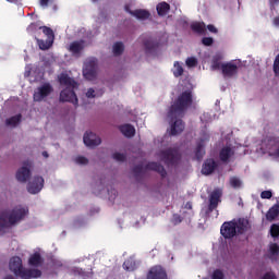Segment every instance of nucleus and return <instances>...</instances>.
<instances>
[{
  "label": "nucleus",
  "mask_w": 279,
  "mask_h": 279,
  "mask_svg": "<svg viewBox=\"0 0 279 279\" xmlns=\"http://www.w3.org/2000/svg\"><path fill=\"white\" fill-rule=\"evenodd\" d=\"M220 234L223 236V239H234L236 236V220L233 219L231 221H226L222 223L220 228Z\"/></svg>",
  "instance_id": "nucleus-5"
},
{
  "label": "nucleus",
  "mask_w": 279,
  "mask_h": 279,
  "mask_svg": "<svg viewBox=\"0 0 279 279\" xmlns=\"http://www.w3.org/2000/svg\"><path fill=\"white\" fill-rule=\"evenodd\" d=\"M125 50V46L121 41H117L113 45V56H121Z\"/></svg>",
  "instance_id": "nucleus-32"
},
{
  "label": "nucleus",
  "mask_w": 279,
  "mask_h": 279,
  "mask_svg": "<svg viewBox=\"0 0 279 279\" xmlns=\"http://www.w3.org/2000/svg\"><path fill=\"white\" fill-rule=\"evenodd\" d=\"M83 143L86 147H97L98 145H101V137L93 132H86L83 137Z\"/></svg>",
  "instance_id": "nucleus-13"
},
{
  "label": "nucleus",
  "mask_w": 279,
  "mask_h": 279,
  "mask_svg": "<svg viewBox=\"0 0 279 279\" xmlns=\"http://www.w3.org/2000/svg\"><path fill=\"white\" fill-rule=\"evenodd\" d=\"M217 169V161L215 159H206L203 163L202 173L203 175H210Z\"/></svg>",
  "instance_id": "nucleus-22"
},
{
  "label": "nucleus",
  "mask_w": 279,
  "mask_h": 279,
  "mask_svg": "<svg viewBox=\"0 0 279 279\" xmlns=\"http://www.w3.org/2000/svg\"><path fill=\"white\" fill-rule=\"evenodd\" d=\"M86 47V41L81 39V40H75L72 41L69 46V51L70 53H73V56H80L82 51H84V48Z\"/></svg>",
  "instance_id": "nucleus-17"
},
{
  "label": "nucleus",
  "mask_w": 279,
  "mask_h": 279,
  "mask_svg": "<svg viewBox=\"0 0 279 279\" xmlns=\"http://www.w3.org/2000/svg\"><path fill=\"white\" fill-rule=\"evenodd\" d=\"M193 106V92H182L169 107L167 117L171 121V136H178L184 132V121H182L184 114Z\"/></svg>",
  "instance_id": "nucleus-1"
},
{
  "label": "nucleus",
  "mask_w": 279,
  "mask_h": 279,
  "mask_svg": "<svg viewBox=\"0 0 279 279\" xmlns=\"http://www.w3.org/2000/svg\"><path fill=\"white\" fill-rule=\"evenodd\" d=\"M207 29H208V32H210L211 34H217V27H215V25H213V24H209V25H207Z\"/></svg>",
  "instance_id": "nucleus-50"
},
{
  "label": "nucleus",
  "mask_w": 279,
  "mask_h": 279,
  "mask_svg": "<svg viewBox=\"0 0 279 279\" xmlns=\"http://www.w3.org/2000/svg\"><path fill=\"white\" fill-rule=\"evenodd\" d=\"M21 119H23V116L21 113L13 116L11 118H8L5 120V125L8 128H16L21 123Z\"/></svg>",
  "instance_id": "nucleus-27"
},
{
  "label": "nucleus",
  "mask_w": 279,
  "mask_h": 279,
  "mask_svg": "<svg viewBox=\"0 0 279 279\" xmlns=\"http://www.w3.org/2000/svg\"><path fill=\"white\" fill-rule=\"evenodd\" d=\"M119 130L126 138H132L136 134V129L132 124L120 125Z\"/></svg>",
  "instance_id": "nucleus-24"
},
{
  "label": "nucleus",
  "mask_w": 279,
  "mask_h": 279,
  "mask_svg": "<svg viewBox=\"0 0 279 279\" xmlns=\"http://www.w3.org/2000/svg\"><path fill=\"white\" fill-rule=\"evenodd\" d=\"M83 75L85 80H88L89 82H93L97 77V61L96 59H89L85 62L84 69H83Z\"/></svg>",
  "instance_id": "nucleus-6"
},
{
  "label": "nucleus",
  "mask_w": 279,
  "mask_h": 279,
  "mask_svg": "<svg viewBox=\"0 0 279 279\" xmlns=\"http://www.w3.org/2000/svg\"><path fill=\"white\" fill-rule=\"evenodd\" d=\"M173 75L174 77H182V75H184V68L180 65L179 61L174 62Z\"/></svg>",
  "instance_id": "nucleus-33"
},
{
  "label": "nucleus",
  "mask_w": 279,
  "mask_h": 279,
  "mask_svg": "<svg viewBox=\"0 0 279 279\" xmlns=\"http://www.w3.org/2000/svg\"><path fill=\"white\" fill-rule=\"evenodd\" d=\"M9 269L14 272V276L22 279L40 278V276H43V271L39 269L24 268L23 259L19 256H14L10 259Z\"/></svg>",
  "instance_id": "nucleus-4"
},
{
  "label": "nucleus",
  "mask_w": 279,
  "mask_h": 279,
  "mask_svg": "<svg viewBox=\"0 0 279 279\" xmlns=\"http://www.w3.org/2000/svg\"><path fill=\"white\" fill-rule=\"evenodd\" d=\"M186 66L193 69V66H197V59L195 57H190L185 61Z\"/></svg>",
  "instance_id": "nucleus-40"
},
{
  "label": "nucleus",
  "mask_w": 279,
  "mask_h": 279,
  "mask_svg": "<svg viewBox=\"0 0 279 279\" xmlns=\"http://www.w3.org/2000/svg\"><path fill=\"white\" fill-rule=\"evenodd\" d=\"M145 169L147 171H156L161 175V178H167V170L165 169V166L160 165L159 162L156 161H150L145 166Z\"/></svg>",
  "instance_id": "nucleus-18"
},
{
  "label": "nucleus",
  "mask_w": 279,
  "mask_h": 279,
  "mask_svg": "<svg viewBox=\"0 0 279 279\" xmlns=\"http://www.w3.org/2000/svg\"><path fill=\"white\" fill-rule=\"evenodd\" d=\"M43 156H44V158H49V153L43 151Z\"/></svg>",
  "instance_id": "nucleus-55"
},
{
  "label": "nucleus",
  "mask_w": 279,
  "mask_h": 279,
  "mask_svg": "<svg viewBox=\"0 0 279 279\" xmlns=\"http://www.w3.org/2000/svg\"><path fill=\"white\" fill-rule=\"evenodd\" d=\"M29 209L21 205L14 207L12 210H2L0 213V232H3V230L8 228H12V226H16L20 221H23V219L27 217Z\"/></svg>",
  "instance_id": "nucleus-2"
},
{
  "label": "nucleus",
  "mask_w": 279,
  "mask_h": 279,
  "mask_svg": "<svg viewBox=\"0 0 279 279\" xmlns=\"http://www.w3.org/2000/svg\"><path fill=\"white\" fill-rule=\"evenodd\" d=\"M269 252H270V257L278 256V254H279L278 244H276V243L270 244Z\"/></svg>",
  "instance_id": "nucleus-39"
},
{
  "label": "nucleus",
  "mask_w": 279,
  "mask_h": 279,
  "mask_svg": "<svg viewBox=\"0 0 279 279\" xmlns=\"http://www.w3.org/2000/svg\"><path fill=\"white\" fill-rule=\"evenodd\" d=\"M260 197L262 199H271V197H274V194L271 193V191H263L260 193Z\"/></svg>",
  "instance_id": "nucleus-46"
},
{
  "label": "nucleus",
  "mask_w": 279,
  "mask_h": 279,
  "mask_svg": "<svg viewBox=\"0 0 279 279\" xmlns=\"http://www.w3.org/2000/svg\"><path fill=\"white\" fill-rule=\"evenodd\" d=\"M223 278H225L223 271L219 269L214 270L211 279H223Z\"/></svg>",
  "instance_id": "nucleus-45"
},
{
  "label": "nucleus",
  "mask_w": 279,
  "mask_h": 279,
  "mask_svg": "<svg viewBox=\"0 0 279 279\" xmlns=\"http://www.w3.org/2000/svg\"><path fill=\"white\" fill-rule=\"evenodd\" d=\"M9 3H19V0H7Z\"/></svg>",
  "instance_id": "nucleus-56"
},
{
  "label": "nucleus",
  "mask_w": 279,
  "mask_h": 279,
  "mask_svg": "<svg viewBox=\"0 0 279 279\" xmlns=\"http://www.w3.org/2000/svg\"><path fill=\"white\" fill-rule=\"evenodd\" d=\"M37 43L39 45V49H41L43 51H47V49H50L51 45H53V39H47L46 41L43 39H38Z\"/></svg>",
  "instance_id": "nucleus-31"
},
{
  "label": "nucleus",
  "mask_w": 279,
  "mask_h": 279,
  "mask_svg": "<svg viewBox=\"0 0 279 279\" xmlns=\"http://www.w3.org/2000/svg\"><path fill=\"white\" fill-rule=\"evenodd\" d=\"M158 16H167L171 11V5L167 2H159L156 7Z\"/></svg>",
  "instance_id": "nucleus-26"
},
{
  "label": "nucleus",
  "mask_w": 279,
  "mask_h": 279,
  "mask_svg": "<svg viewBox=\"0 0 279 279\" xmlns=\"http://www.w3.org/2000/svg\"><path fill=\"white\" fill-rule=\"evenodd\" d=\"M270 235L272 239H278L279 238V225L274 223L270 227Z\"/></svg>",
  "instance_id": "nucleus-36"
},
{
  "label": "nucleus",
  "mask_w": 279,
  "mask_h": 279,
  "mask_svg": "<svg viewBox=\"0 0 279 279\" xmlns=\"http://www.w3.org/2000/svg\"><path fill=\"white\" fill-rule=\"evenodd\" d=\"M51 93H53V86L50 83H44L34 92L33 99L34 101H44Z\"/></svg>",
  "instance_id": "nucleus-7"
},
{
  "label": "nucleus",
  "mask_w": 279,
  "mask_h": 279,
  "mask_svg": "<svg viewBox=\"0 0 279 279\" xmlns=\"http://www.w3.org/2000/svg\"><path fill=\"white\" fill-rule=\"evenodd\" d=\"M92 1H94V2H95V1H97V0H92Z\"/></svg>",
  "instance_id": "nucleus-58"
},
{
  "label": "nucleus",
  "mask_w": 279,
  "mask_h": 279,
  "mask_svg": "<svg viewBox=\"0 0 279 279\" xmlns=\"http://www.w3.org/2000/svg\"><path fill=\"white\" fill-rule=\"evenodd\" d=\"M192 32H195L196 34H204L206 32V24L195 22L191 25Z\"/></svg>",
  "instance_id": "nucleus-29"
},
{
  "label": "nucleus",
  "mask_w": 279,
  "mask_h": 279,
  "mask_svg": "<svg viewBox=\"0 0 279 279\" xmlns=\"http://www.w3.org/2000/svg\"><path fill=\"white\" fill-rule=\"evenodd\" d=\"M279 215V203L275 204L266 214L267 221H274Z\"/></svg>",
  "instance_id": "nucleus-28"
},
{
  "label": "nucleus",
  "mask_w": 279,
  "mask_h": 279,
  "mask_svg": "<svg viewBox=\"0 0 279 279\" xmlns=\"http://www.w3.org/2000/svg\"><path fill=\"white\" fill-rule=\"evenodd\" d=\"M262 279H278V276H276V272L269 271V272L264 274Z\"/></svg>",
  "instance_id": "nucleus-48"
},
{
  "label": "nucleus",
  "mask_w": 279,
  "mask_h": 279,
  "mask_svg": "<svg viewBox=\"0 0 279 279\" xmlns=\"http://www.w3.org/2000/svg\"><path fill=\"white\" fill-rule=\"evenodd\" d=\"M44 186H45V179L43 177L36 175L28 183L27 191L32 195H36L37 193H40V191H43Z\"/></svg>",
  "instance_id": "nucleus-10"
},
{
  "label": "nucleus",
  "mask_w": 279,
  "mask_h": 279,
  "mask_svg": "<svg viewBox=\"0 0 279 279\" xmlns=\"http://www.w3.org/2000/svg\"><path fill=\"white\" fill-rule=\"evenodd\" d=\"M265 147L269 154V156H271V151H276L278 149L279 146V137L278 136H268L265 140Z\"/></svg>",
  "instance_id": "nucleus-19"
},
{
  "label": "nucleus",
  "mask_w": 279,
  "mask_h": 279,
  "mask_svg": "<svg viewBox=\"0 0 279 279\" xmlns=\"http://www.w3.org/2000/svg\"><path fill=\"white\" fill-rule=\"evenodd\" d=\"M143 165H137L133 168V173L135 175V178H138V175H141V173H143Z\"/></svg>",
  "instance_id": "nucleus-44"
},
{
  "label": "nucleus",
  "mask_w": 279,
  "mask_h": 279,
  "mask_svg": "<svg viewBox=\"0 0 279 279\" xmlns=\"http://www.w3.org/2000/svg\"><path fill=\"white\" fill-rule=\"evenodd\" d=\"M147 279H169V276L162 266H153L147 274Z\"/></svg>",
  "instance_id": "nucleus-12"
},
{
  "label": "nucleus",
  "mask_w": 279,
  "mask_h": 279,
  "mask_svg": "<svg viewBox=\"0 0 279 279\" xmlns=\"http://www.w3.org/2000/svg\"><path fill=\"white\" fill-rule=\"evenodd\" d=\"M125 10L129 12V14H131L132 16H135V19H138L140 21H147V19L151 16V13H149V11L143 10V9L131 11L130 7L126 5Z\"/></svg>",
  "instance_id": "nucleus-20"
},
{
  "label": "nucleus",
  "mask_w": 279,
  "mask_h": 279,
  "mask_svg": "<svg viewBox=\"0 0 279 279\" xmlns=\"http://www.w3.org/2000/svg\"><path fill=\"white\" fill-rule=\"evenodd\" d=\"M270 3L274 5L276 3H279V0H270Z\"/></svg>",
  "instance_id": "nucleus-57"
},
{
  "label": "nucleus",
  "mask_w": 279,
  "mask_h": 279,
  "mask_svg": "<svg viewBox=\"0 0 279 279\" xmlns=\"http://www.w3.org/2000/svg\"><path fill=\"white\" fill-rule=\"evenodd\" d=\"M185 208H186L187 210H193V203L187 202V203L185 204Z\"/></svg>",
  "instance_id": "nucleus-53"
},
{
  "label": "nucleus",
  "mask_w": 279,
  "mask_h": 279,
  "mask_svg": "<svg viewBox=\"0 0 279 279\" xmlns=\"http://www.w3.org/2000/svg\"><path fill=\"white\" fill-rule=\"evenodd\" d=\"M230 186H232V189H241V179H239L238 177H231L230 180Z\"/></svg>",
  "instance_id": "nucleus-35"
},
{
  "label": "nucleus",
  "mask_w": 279,
  "mask_h": 279,
  "mask_svg": "<svg viewBox=\"0 0 279 279\" xmlns=\"http://www.w3.org/2000/svg\"><path fill=\"white\" fill-rule=\"evenodd\" d=\"M213 43H215V39H213V37H204L202 39V44L205 46V47H211Z\"/></svg>",
  "instance_id": "nucleus-42"
},
{
  "label": "nucleus",
  "mask_w": 279,
  "mask_h": 279,
  "mask_svg": "<svg viewBox=\"0 0 279 279\" xmlns=\"http://www.w3.org/2000/svg\"><path fill=\"white\" fill-rule=\"evenodd\" d=\"M113 160H117V162H125L126 157L125 154H121V153H114L112 155Z\"/></svg>",
  "instance_id": "nucleus-38"
},
{
  "label": "nucleus",
  "mask_w": 279,
  "mask_h": 279,
  "mask_svg": "<svg viewBox=\"0 0 279 279\" xmlns=\"http://www.w3.org/2000/svg\"><path fill=\"white\" fill-rule=\"evenodd\" d=\"M234 155V150L230 146L222 147L219 151L221 162H230V158Z\"/></svg>",
  "instance_id": "nucleus-23"
},
{
  "label": "nucleus",
  "mask_w": 279,
  "mask_h": 279,
  "mask_svg": "<svg viewBox=\"0 0 279 279\" xmlns=\"http://www.w3.org/2000/svg\"><path fill=\"white\" fill-rule=\"evenodd\" d=\"M143 45L146 53H156V51H158V47H160V43L151 37L143 39Z\"/></svg>",
  "instance_id": "nucleus-15"
},
{
  "label": "nucleus",
  "mask_w": 279,
  "mask_h": 279,
  "mask_svg": "<svg viewBox=\"0 0 279 279\" xmlns=\"http://www.w3.org/2000/svg\"><path fill=\"white\" fill-rule=\"evenodd\" d=\"M221 71L225 77H232L233 75H236L239 66H236L234 63H223L221 65Z\"/></svg>",
  "instance_id": "nucleus-21"
},
{
  "label": "nucleus",
  "mask_w": 279,
  "mask_h": 279,
  "mask_svg": "<svg viewBox=\"0 0 279 279\" xmlns=\"http://www.w3.org/2000/svg\"><path fill=\"white\" fill-rule=\"evenodd\" d=\"M43 263H45V260L43 259V256L38 252L34 253L28 258V265L31 267H40V265H43Z\"/></svg>",
  "instance_id": "nucleus-25"
},
{
  "label": "nucleus",
  "mask_w": 279,
  "mask_h": 279,
  "mask_svg": "<svg viewBox=\"0 0 279 279\" xmlns=\"http://www.w3.org/2000/svg\"><path fill=\"white\" fill-rule=\"evenodd\" d=\"M32 161H24L23 167L16 172L17 182H27V179L32 177Z\"/></svg>",
  "instance_id": "nucleus-11"
},
{
  "label": "nucleus",
  "mask_w": 279,
  "mask_h": 279,
  "mask_svg": "<svg viewBox=\"0 0 279 279\" xmlns=\"http://www.w3.org/2000/svg\"><path fill=\"white\" fill-rule=\"evenodd\" d=\"M36 27H38V25H36V23H33L28 26V29H36Z\"/></svg>",
  "instance_id": "nucleus-54"
},
{
  "label": "nucleus",
  "mask_w": 279,
  "mask_h": 279,
  "mask_svg": "<svg viewBox=\"0 0 279 279\" xmlns=\"http://www.w3.org/2000/svg\"><path fill=\"white\" fill-rule=\"evenodd\" d=\"M76 165H88V158L84 156H78L75 158Z\"/></svg>",
  "instance_id": "nucleus-43"
},
{
  "label": "nucleus",
  "mask_w": 279,
  "mask_h": 279,
  "mask_svg": "<svg viewBox=\"0 0 279 279\" xmlns=\"http://www.w3.org/2000/svg\"><path fill=\"white\" fill-rule=\"evenodd\" d=\"M161 160H163L165 165H175L178 162V150L175 148H167L166 150H161L159 154Z\"/></svg>",
  "instance_id": "nucleus-9"
},
{
  "label": "nucleus",
  "mask_w": 279,
  "mask_h": 279,
  "mask_svg": "<svg viewBox=\"0 0 279 279\" xmlns=\"http://www.w3.org/2000/svg\"><path fill=\"white\" fill-rule=\"evenodd\" d=\"M235 229L238 234H245L247 230L252 229V225H250V220L247 218H239L235 220Z\"/></svg>",
  "instance_id": "nucleus-16"
},
{
  "label": "nucleus",
  "mask_w": 279,
  "mask_h": 279,
  "mask_svg": "<svg viewBox=\"0 0 279 279\" xmlns=\"http://www.w3.org/2000/svg\"><path fill=\"white\" fill-rule=\"evenodd\" d=\"M96 95H95V89L89 88L86 93V98L87 99H95Z\"/></svg>",
  "instance_id": "nucleus-49"
},
{
  "label": "nucleus",
  "mask_w": 279,
  "mask_h": 279,
  "mask_svg": "<svg viewBox=\"0 0 279 279\" xmlns=\"http://www.w3.org/2000/svg\"><path fill=\"white\" fill-rule=\"evenodd\" d=\"M59 83L61 86H65L63 90L60 93V101H68L69 104H73V106H77V95L75 94V88H77V82L73 80V77L69 76L66 73H62L59 76Z\"/></svg>",
  "instance_id": "nucleus-3"
},
{
  "label": "nucleus",
  "mask_w": 279,
  "mask_h": 279,
  "mask_svg": "<svg viewBox=\"0 0 279 279\" xmlns=\"http://www.w3.org/2000/svg\"><path fill=\"white\" fill-rule=\"evenodd\" d=\"M219 202H221V191L214 190L209 196V205L207 213H213L219 206Z\"/></svg>",
  "instance_id": "nucleus-14"
},
{
  "label": "nucleus",
  "mask_w": 279,
  "mask_h": 279,
  "mask_svg": "<svg viewBox=\"0 0 279 279\" xmlns=\"http://www.w3.org/2000/svg\"><path fill=\"white\" fill-rule=\"evenodd\" d=\"M221 66H223V64H221V61H219V59H217V58H214L211 61L213 71H219V69H221Z\"/></svg>",
  "instance_id": "nucleus-37"
},
{
  "label": "nucleus",
  "mask_w": 279,
  "mask_h": 279,
  "mask_svg": "<svg viewBox=\"0 0 279 279\" xmlns=\"http://www.w3.org/2000/svg\"><path fill=\"white\" fill-rule=\"evenodd\" d=\"M210 141V136L205 134L196 142V147L194 149V156L196 160H203L204 156H206V143Z\"/></svg>",
  "instance_id": "nucleus-8"
},
{
  "label": "nucleus",
  "mask_w": 279,
  "mask_h": 279,
  "mask_svg": "<svg viewBox=\"0 0 279 279\" xmlns=\"http://www.w3.org/2000/svg\"><path fill=\"white\" fill-rule=\"evenodd\" d=\"M123 269H125V271H135V269H136V260H134V258H128L123 263Z\"/></svg>",
  "instance_id": "nucleus-30"
},
{
  "label": "nucleus",
  "mask_w": 279,
  "mask_h": 279,
  "mask_svg": "<svg viewBox=\"0 0 279 279\" xmlns=\"http://www.w3.org/2000/svg\"><path fill=\"white\" fill-rule=\"evenodd\" d=\"M272 69H274V73L276 75H279V53L275 58Z\"/></svg>",
  "instance_id": "nucleus-41"
},
{
  "label": "nucleus",
  "mask_w": 279,
  "mask_h": 279,
  "mask_svg": "<svg viewBox=\"0 0 279 279\" xmlns=\"http://www.w3.org/2000/svg\"><path fill=\"white\" fill-rule=\"evenodd\" d=\"M272 25H275V27H279V16L274 17Z\"/></svg>",
  "instance_id": "nucleus-52"
},
{
  "label": "nucleus",
  "mask_w": 279,
  "mask_h": 279,
  "mask_svg": "<svg viewBox=\"0 0 279 279\" xmlns=\"http://www.w3.org/2000/svg\"><path fill=\"white\" fill-rule=\"evenodd\" d=\"M41 8H47L49 5V0H39Z\"/></svg>",
  "instance_id": "nucleus-51"
},
{
  "label": "nucleus",
  "mask_w": 279,
  "mask_h": 279,
  "mask_svg": "<svg viewBox=\"0 0 279 279\" xmlns=\"http://www.w3.org/2000/svg\"><path fill=\"white\" fill-rule=\"evenodd\" d=\"M39 29L43 31V34L47 36L48 40H53V38L56 37V35L53 34V29H51L50 27L40 26Z\"/></svg>",
  "instance_id": "nucleus-34"
},
{
  "label": "nucleus",
  "mask_w": 279,
  "mask_h": 279,
  "mask_svg": "<svg viewBox=\"0 0 279 279\" xmlns=\"http://www.w3.org/2000/svg\"><path fill=\"white\" fill-rule=\"evenodd\" d=\"M172 223L174 226H178V225L182 223V216H180L179 214H174L172 216Z\"/></svg>",
  "instance_id": "nucleus-47"
}]
</instances>
